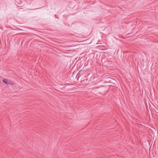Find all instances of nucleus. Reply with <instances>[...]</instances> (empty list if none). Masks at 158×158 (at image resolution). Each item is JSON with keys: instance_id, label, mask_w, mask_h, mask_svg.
<instances>
[{"instance_id": "nucleus-1", "label": "nucleus", "mask_w": 158, "mask_h": 158, "mask_svg": "<svg viewBox=\"0 0 158 158\" xmlns=\"http://www.w3.org/2000/svg\"><path fill=\"white\" fill-rule=\"evenodd\" d=\"M2 81L7 85L12 84V82L10 80L8 81L6 79H3Z\"/></svg>"}]
</instances>
